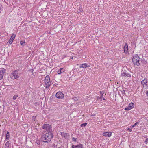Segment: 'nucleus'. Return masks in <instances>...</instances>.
Returning a JSON list of instances; mask_svg holds the SVG:
<instances>
[{
	"label": "nucleus",
	"mask_w": 148,
	"mask_h": 148,
	"mask_svg": "<svg viewBox=\"0 0 148 148\" xmlns=\"http://www.w3.org/2000/svg\"><path fill=\"white\" fill-rule=\"evenodd\" d=\"M5 72V69L3 68L0 70V80L2 79L3 78V76Z\"/></svg>",
	"instance_id": "nucleus-7"
},
{
	"label": "nucleus",
	"mask_w": 148,
	"mask_h": 148,
	"mask_svg": "<svg viewBox=\"0 0 148 148\" xmlns=\"http://www.w3.org/2000/svg\"><path fill=\"white\" fill-rule=\"evenodd\" d=\"M147 79H145L144 80H142V81H141V84L143 85L144 84L147 85V84H146L147 83Z\"/></svg>",
	"instance_id": "nucleus-13"
},
{
	"label": "nucleus",
	"mask_w": 148,
	"mask_h": 148,
	"mask_svg": "<svg viewBox=\"0 0 148 148\" xmlns=\"http://www.w3.org/2000/svg\"><path fill=\"white\" fill-rule=\"evenodd\" d=\"M36 142L37 144H40L39 141H38V140L36 141Z\"/></svg>",
	"instance_id": "nucleus-31"
},
{
	"label": "nucleus",
	"mask_w": 148,
	"mask_h": 148,
	"mask_svg": "<svg viewBox=\"0 0 148 148\" xmlns=\"http://www.w3.org/2000/svg\"><path fill=\"white\" fill-rule=\"evenodd\" d=\"M125 93V91L124 90H123L122 91V94H124Z\"/></svg>",
	"instance_id": "nucleus-33"
},
{
	"label": "nucleus",
	"mask_w": 148,
	"mask_h": 148,
	"mask_svg": "<svg viewBox=\"0 0 148 148\" xmlns=\"http://www.w3.org/2000/svg\"><path fill=\"white\" fill-rule=\"evenodd\" d=\"M103 100H105V98H103Z\"/></svg>",
	"instance_id": "nucleus-36"
},
{
	"label": "nucleus",
	"mask_w": 148,
	"mask_h": 148,
	"mask_svg": "<svg viewBox=\"0 0 148 148\" xmlns=\"http://www.w3.org/2000/svg\"><path fill=\"white\" fill-rule=\"evenodd\" d=\"M15 34H13L12 35L10 39H12V40H13L14 39H15Z\"/></svg>",
	"instance_id": "nucleus-18"
},
{
	"label": "nucleus",
	"mask_w": 148,
	"mask_h": 148,
	"mask_svg": "<svg viewBox=\"0 0 148 148\" xmlns=\"http://www.w3.org/2000/svg\"><path fill=\"white\" fill-rule=\"evenodd\" d=\"M21 45L23 46H24L25 45V42L23 41H21L20 42Z\"/></svg>",
	"instance_id": "nucleus-19"
},
{
	"label": "nucleus",
	"mask_w": 148,
	"mask_h": 148,
	"mask_svg": "<svg viewBox=\"0 0 148 148\" xmlns=\"http://www.w3.org/2000/svg\"><path fill=\"white\" fill-rule=\"evenodd\" d=\"M88 65L86 63H85L81 64L80 66V68L82 67L83 68H86L87 67H88Z\"/></svg>",
	"instance_id": "nucleus-12"
},
{
	"label": "nucleus",
	"mask_w": 148,
	"mask_h": 148,
	"mask_svg": "<svg viewBox=\"0 0 148 148\" xmlns=\"http://www.w3.org/2000/svg\"><path fill=\"white\" fill-rule=\"evenodd\" d=\"M121 75L122 76L127 77H131V75L128 73L125 72H122L121 73Z\"/></svg>",
	"instance_id": "nucleus-8"
},
{
	"label": "nucleus",
	"mask_w": 148,
	"mask_h": 148,
	"mask_svg": "<svg viewBox=\"0 0 148 148\" xmlns=\"http://www.w3.org/2000/svg\"><path fill=\"white\" fill-rule=\"evenodd\" d=\"M12 75L11 76V78L12 79H16L18 78L19 77L18 75V71L16 70L14 71L11 73Z\"/></svg>",
	"instance_id": "nucleus-5"
},
{
	"label": "nucleus",
	"mask_w": 148,
	"mask_h": 148,
	"mask_svg": "<svg viewBox=\"0 0 148 148\" xmlns=\"http://www.w3.org/2000/svg\"><path fill=\"white\" fill-rule=\"evenodd\" d=\"M128 106L131 109L134 107V104L133 103L131 102L129 104Z\"/></svg>",
	"instance_id": "nucleus-15"
},
{
	"label": "nucleus",
	"mask_w": 148,
	"mask_h": 148,
	"mask_svg": "<svg viewBox=\"0 0 148 148\" xmlns=\"http://www.w3.org/2000/svg\"><path fill=\"white\" fill-rule=\"evenodd\" d=\"M112 133L111 132H107L103 133V135L106 137H110L111 136Z\"/></svg>",
	"instance_id": "nucleus-9"
},
{
	"label": "nucleus",
	"mask_w": 148,
	"mask_h": 148,
	"mask_svg": "<svg viewBox=\"0 0 148 148\" xmlns=\"http://www.w3.org/2000/svg\"><path fill=\"white\" fill-rule=\"evenodd\" d=\"M139 59V57L138 54L135 55L133 56L132 61L134 65H136L138 66L140 65Z\"/></svg>",
	"instance_id": "nucleus-2"
},
{
	"label": "nucleus",
	"mask_w": 148,
	"mask_h": 148,
	"mask_svg": "<svg viewBox=\"0 0 148 148\" xmlns=\"http://www.w3.org/2000/svg\"><path fill=\"white\" fill-rule=\"evenodd\" d=\"M10 137V134L8 132H7V133L6 134V135L5 138V139L6 140H8L9 139Z\"/></svg>",
	"instance_id": "nucleus-17"
},
{
	"label": "nucleus",
	"mask_w": 148,
	"mask_h": 148,
	"mask_svg": "<svg viewBox=\"0 0 148 148\" xmlns=\"http://www.w3.org/2000/svg\"><path fill=\"white\" fill-rule=\"evenodd\" d=\"M144 142L146 144L148 143V138L147 137L146 138V139L145 140Z\"/></svg>",
	"instance_id": "nucleus-24"
},
{
	"label": "nucleus",
	"mask_w": 148,
	"mask_h": 148,
	"mask_svg": "<svg viewBox=\"0 0 148 148\" xmlns=\"http://www.w3.org/2000/svg\"><path fill=\"white\" fill-rule=\"evenodd\" d=\"M61 136L62 137L66 138L67 136V134L64 132H61Z\"/></svg>",
	"instance_id": "nucleus-14"
},
{
	"label": "nucleus",
	"mask_w": 148,
	"mask_h": 148,
	"mask_svg": "<svg viewBox=\"0 0 148 148\" xmlns=\"http://www.w3.org/2000/svg\"><path fill=\"white\" fill-rule=\"evenodd\" d=\"M72 148H82L83 146L82 144H80L77 145H72Z\"/></svg>",
	"instance_id": "nucleus-10"
},
{
	"label": "nucleus",
	"mask_w": 148,
	"mask_h": 148,
	"mask_svg": "<svg viewBox=\"0 0 148 148\" xmlns=\"http://www.w3.org/2000/svg\"><path fill=\"white\" fill-rule=\"evenodd\" d=\"M138 123V122H136L133 125L131 126V128H133L135 127L137 124Z\"/></svg>",
	"instance_id": "nucleus-21"
},
{
	"label": "nucleus",
	"mask_w": 148,
	"mask_h": 148,
	"mask_svg": "<svg viewBox=\"0 0 148 148\" xmlns=\"http://www.w3.org/2000/svg\"><path fill=\"white\" fill-rule=\"evenodd\" d=\"M87 124L86 123H84L82 124L81 125V127H85L86 125Z\"/></svg>",
	"instance_id": "nucleus-20"
},
{
	"label": "nucleus",
	"mask_w": 148,
	"mask_h": 148,
	"mask_svg": "<svg viewBox=\"0 0 148 148\" xmlns=\"http://www.w3.org/2000/svg\"><path fill=\"white\" fill-rule=\"evenodd\" d=\"M42 128L47 131L49 132H52L51 127L49 124H44L42 126Z\"/></svg>",
	"instance_id": "nucleus-3"
},
{
	"label": "nucleus",
	"mask_w": 148,
	"mask_h": 148,
	"mask_svg": "<svg viewBox=\"0 0 148 148\" xmlns=\"http://www.w3.org/2000/svg\"><path fill=\"white\" fill-rule=\"evenodd\" d=\"M123 49H124V52L126 53H128V45L127 44H125L124 47L123 48Z\"/></svg>",
	"instance_id": "nucleus-11"
},
{
	"label": "nucleus",
	"mask_w": 148,
	"mask_h": 148,
	"mask_svg": "<svg viewBox=\"0 0 148 148\" xmlns=\"http://www.w3.org/2000/svg\"><path fill=\"white\" fill-rule=\"evenodd\" d=\"M132 128H131V126L129 127V128H128L127 130V131H129L130 132H131L132 131Z\"/></svg>",
	"instance_id": "nucleus-22"
},
{
	"label": "nucleus",
	"mask_w": 148,
	"mask_h": 148,
	"mask_svg": "<svg viewBox=\"0 0 148 148\" xmlns=\"http://www.w3.org/2000/svg\"><path fill=\"white\" fill-rule=\"evenodd\" d=\"M100 93L101 95H102V94H103V93H102V91H100Z\"/></svg>",
	"instance_id": "nucleus-35"
},
{
	"label": "nucleus",
	"mask_w": 148,
	"mask_h": 148,
	"mask_svg": "<svg viewBox=\"0 0 148 148\" xmlns=\"http://www.w3.org/2000/svg\"><path fill=\"white\" fill-rule=\"evenodd\" d=\"M17 97H18V95H14L13 97V99L14 100L16 99V98Z\"/></svg>",
	"instance_id": "nucleus-23"
},
{
	"label": "nucleus",
	"mask_w": 148,
	"mask_h": 148,
	"mask_svg": "<svg viewBox=\"0 0 148 148\" xmlns=\"http://www.w3.org/2000/svg\"><path fill=\"white\" fill-rule=\"evenodd\" d=\"M13 41V40H12L11 39H10L9 40V43H10L11 44Z\"/></svg>",
	"instance_id": "nucleus-28"
},
{
	"label": "nucleus",
	"mask_w": 148,
	"mask_h": 148,
	"mask_svg": "<svg viewBox=\"0 0 148 148\" xmlns=\"http://www.w3.org/2000/svg\"><path fill=\"white\" fill-rule=\"evenodd\" d=\"M72 139L74 141H75V142L77 141H76L77 138H76L74 137H73L72 138Z\"/></svg>",
	"instance_id": "nucleus-27"
},
{
	"label": "nucleus",
	"mask_w": 148,
	"mask_h": 148,
	"mask_svg": "<svg viewBox=\"0 0 148 148\" xmlns=\"http://www.w3.org/2000/svg\"><path fill=\"white\" fill-rule=\"evenodd\" d=\"M53 136L52 132H48L42 136L41 140L45 143L50 142L53 138Z\"/></svg>",
	"instance_id": "nucleus-1"
},
{
	"label": "nucleus",
	"mask_w": 148,
	"mask_h": 148,
	"mask_svg": "<svg viewBox=\"0 0 148 148\" xmlns=\"http://www.w3.org/2000/svg\"><path fill=\"white\" fill-rule=\"evenodd\" d=\"M58 74H60L61 73V71H60V70L59 69V70H58Z\"/></svg>",
	"instance_id": "nucleus-29"
},
{
	"label": "nucleus",
	"mask_w": 148,
	"mask_h": 148,
	"mask_svg": "<svg viewBox=\"0 0 148 148\" xmlns=\"http://www.w3.org/2000/svg\"><path fill=\"white\" fill-rule=\"evenodd\" d=\"M131 109V108H130L128 106V107H127L125 108V110H129Z\"/></svg>",
	"instance_id": "nucleus-25"
},
{
	"label": "nucleus",
	"mask_w": 148,
	"mask_h": 148,
	"mask_svg": "<svg viewBox=\"0 0 148 148\" xmlns=\"http://www.w3.org/2000/svg\"><path fill=\"white\" fill-rule=\"evenodd\" d=\"M146 94H147V96L148 95V90L147 91Z\"/></svg>",
	"instance_id": "nucleus-34"
},
{
	"label": "nucleus",
	"mask_w": 148,
	"mask_h": 148,
	"mask_svg": "<svg viewBox=\"0 0 148 148\" xmlns=\"http://www.w3.org/2000/svg\"><path fill=\"white\" fill-rule=\"evenodd\" d=\"M60 70L62 73L65 71L64 69L63 68H61L60 69Z\"/></svg>",
	"instance_id": "nucleus-26"
},
{
	"label": "nucleus",
	"mask_w": 148,
	"mask_h": 148,
	"mask_svg": "<svg viewBox=\"0 0 148 148\" xmlns=\"http://www.w3.org/2000/svg\"><path fill=\"white\" fill-rule=\"evenodd\" d=\"M102 97H103V94H102V95H101L100 97L99 98V99H100V98H102Z\"/></svg>",
	"instance_id": "nucleus-32"
},
{
	"label": "nucleus",
	"mask_w": 148,
	"mask_h": 148,
	"mask_svg": "<svg viewBox=\"0 0 148 148\" xmlns=\"http://www.w3.org/2000/svg\"><path fill=\"white\" fill-rule=\"evenodd\" d=\"M45 82L46 86V88H48L51 84L50 78L49 76H47L45 77Z\"/></svg>",
	"instance_id": "nucleus-4"
},
{
	"label": "nucleus",
	"mask_w": 148,
	"mask_h": 148,
	"mask_svg": "<svg viewBox=\"0 0 148 148\" xmlns=\"http://www.w3.org/2000/svg\"><path fill=\"white\" fill-rule=\"evenodd\" d=\"M36 119V117L35 116H32V119L33 120H34L35 121Z\"/></svg>",
	"instance_id": "nucleus-30"
},
{
	"label": "nucleus",
	"mask_w": 148,
	"mask_h": 148,
	"mask_svg": "<svg viewBox=\"0 0 148 148\" xmlns=\"http://www.w3.org/2000/svg\"><path fill=\"white\" fill-rule=\"evenodd\" d=\"M10 146V143L9 141H7L5 145V148H9Z\"/></svg>",
	"instance_id": "nucleus-16"
},
{
	"label": "nucleus",
	"mask_w": 148,
	"mask_h": 148,
	"mask_svg": "<svg viewBox=\"0 0 148 148\" xmlns=\"http://www.w3.org/2000/svg\"><path fill=\"white\" fill-rule=\"evenodd\" d=\"M56 97L58 99H62L63 98L64 96L63 94L61 92H58L56 93Z\"/></svg>",
	"instance_id": "nucleus-6"
}]
</instances>
